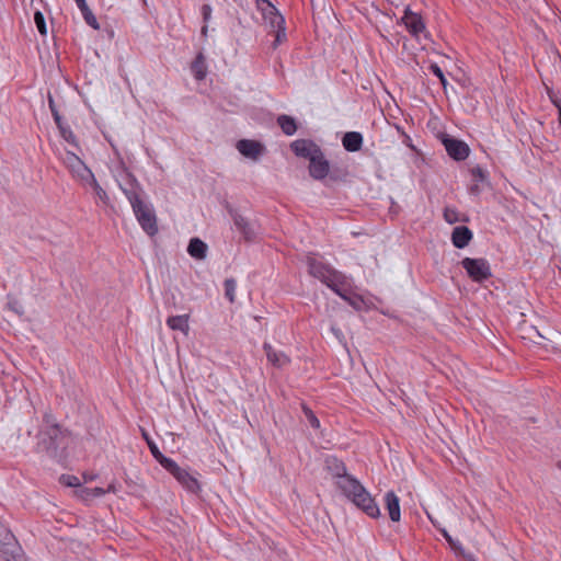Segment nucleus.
Wrapping results in <instances>:
<instances>
[{
	"instance_id": "52",
	"label": "nucleus",
	"mask_w": 561,
	"mask_h": 561,
	"mask_svg": "<svg viewBox=\"0 0 561 561\" xmlns=\"http://www.w3.org/2000/svg\"><path fill=\"white\" fill-rule=\"evenodd\" d=\"M59 481L62 485L69 488L70 486V474H61Z\"/></svg>"
},
{
	"instance_id": "50",
	"label": "nucleus",
	"mask_w": 561,
	"mask_h": 561,
	"mask_svg": "<svg viewBox=\"0 0 561 561\" xmlns=\"http://www.w3.org/2000/svg\"><path fill=\"white\" fill-rule=\"evenodd\" d=\"M91 492L93 493V499L100 497V496H103L106 494L105 489L100 488V486L92 488Z\"/></svg>"
},
{
	"instance_id": "11",
	"label": "nucleus",
	"mask_w": 561,
	"mask_h": 561,
	"mask_svg": "<svg viewBox=\"0 0 561 561\" xmlns=\"http://www.w3.org/2000/svg\"><path fill=\"white\" fill-rule=\"evenodd\" d=\"M306 264L309 275L319 279L322 284L327 282L328 275L331 276V274L335 271V268L330 264L318 261L314 257V253H308L306 257Z\"/></svg>"
},
{
	"instance_id": "40",
	"label": "nucleus",
	"mask_w": 561,
	"mask_h": 561,
	"mask_svg": "<svg viewBox=\"0 0 561 561\" xmlns=\"http://www.w3.org/2000/svg\"><path fill=\"white\" fill-rule=\"evenodd\" d=\"M124 195L126 196V198L128 199V202L130 203L131 207H134V205H137L141 202H144L141 195L144 194V190L141 188V191H138V190H125V192H123Z\"/></svg>"
},
{
	"instance_id": "23",
	"label": "nucleus",
	"mask_w": 561,
	"mask_h": 561,
	"mask_svg": "<svg viewBox=\"0 0 561 561\" xmlns=\"http://www.w3.org/2000/svg\"><path fill=\"white\" fill-rule=\"evenodd\" d=\"M190 69L197 81H202L206 78L208 68L203 51L196 54L194 60L191 62Z\"/></svg>"
},
{
	"instance_id": "10",
	"label": "nucleus",
	"mask_w": 561,
	"mask_h": 561,
	"mask_svg": "<svg viewBox=\"0 0 561 561\" xmlns=\"http://www.w3.org/2000/svg\"><path fill=\"white\" fill-rule=\"evenodd\" d=\"M351 502L371 518H379L381 516L377 502L366 488L360 491V496L354 497Z\"/></svg>"
},
{
	"instance_id": "22",
	"label": "nucleus",
	"mask_w": 561,
	"mask_h": 561,
	"mask_svg": "<svg viewBox=\"0 0 561 561\" xmlns=\"http://www.w3.org/2000/svg\"><path fill=\"white\" fill-rule=\"evenodd\" d=\"M342 146L347 152H357L362 149L364 137L359 131H346L342 136Z\"/></svg>"
},
{
	"instance_id": "5",
	"label": "nucleus",
	"mask_w": 561,
	"mask_h": 561,
	"mask_svg": "<svg viewBox=\"0 0 561 561\" xmlns=\"http://www.w3.org/2000/svg\"><path fill=\"white\" fill-rule=\"evenodd\" d=\"M438 138L451 160L461 162L469 157L471 150L466 141L447 133H440Z\"/></svg>"
},
{
	"instance_id": "37",
	"label": "nucleus",
	"mask_w": 561,
	"mask_h": 561,
	"mask_svg": "<svg viewBox=\"0 0 561 561\" xmlns=\"http://www.w3.org/2000/svg\"><path fill=\"white\" fill-rule=\"evenodd\" d=\"M301 410H302V412H304L308 423L310 424V426L312 428H314V430L320 428V421H319V419L317 417L314 412L306 403L301 404Z\"/></svg>"
},
{
	"instance_id": "33",
	"label": "nucleus",
	"mask_w": 561,
	"mask_h": 561,
	"mask_svg": "<svg viewBox=\"0 0 561 561\" xmlns=\"http://www.w3.org/2000/svg\"><path fill=\"white\" fill-rule=\"evenodd\" d=\"M343 300H345L351 307H353L356 311H362L365 307V300L364 298L353 293L352 290L347 289L346 293H343L341 296Z\"/></svg>"
},
{
	"instance_id": "28",
	"label": "nucleus",
	"mask_w": 561,
	"mask_h": 561,
	"mask_svg": "<svg viewBox=\"0 0 561 561\" xmlns=\"http://www.w3.org/2000/svg\"><path fill=\"white\" fill-rule=\"evenodd\" d=\"M188 314L171 316L167 319V325L173 331H181L185 335L190 331Z\"/></svg>"
},
{
	"instance_id": "2",
	"label": "nucleus",
	"mask_w": 561,
	"mask_h": 561,
	"mask_svg": "<svg viewBox=\"0 0 561 561\" xmlns=\"http://www.w3.org/2000/svg\"><path fill=\"white\" fill-rule=\"evenodd\" d=\"M256 9L262 13L266 23L274 33L272 48H277L286 41L285 18L279 13L278 9L270 0H255Z\"/></svg>"
},
{
	"instance_id": "35",
	"label": "nucleus",
	"mask_w": 561,
	"mask_h": 561,
	"mask_svg": "<svg viewBox=\"0 0 561 561\" xmlns=\"http://www.w3.org/2000/svg\"><path fill=\"white\" fill-rule=\"evenodd\" d=\"M444 219L453 225V224H456L458 221H463V222H468L469 221V217L468 216H465L463 218H459V213L457 211V209L455 208H449V207H446L444 209Z\"/></svg>"
},
{
	"instance_id": "29",
	"label": "nucleus",
	"mask_w": 561,
	"mask_h": 561,
	"mask_svg": "<svg viewBox=\"0 0 561 561\" xmlns=\"http://www.w3.org/2000/svg\"><path fill=\"white\" fill-rule=\"evenodd\" d=\"M124 178L122 182H118L119 188L125 192V190H138L141 191V185L139 184L137 178L133 172L128 170V168L122 163Z\"/></svg>"
},
{
	"instance_id": "55",
	"label": "nucleus",
	"mask_w": 561,
	"mask_h": 561,
	"mask_svg": "<svg viewBox=\"0 0 561 561\" xmlns=\"http://www.w3.org/2000/svg\"><path fill=\"white\" fill-rule=\"evenodd\" d=\"M106 493H115L116 492V486L114 483H111L106 489H105Z\"/></svg>"
},
{
	"instance_id": "44",
	"label": "nucleus",
	"mask_w": 561,
	"mask_h": 561,
	"mask_svg": "<svg viewBox=\"0 0 561 561\" xmlns=\"http://www.w3.org/2000/svg\"><path fill=\"white\" fill-rule=\"evenodd\" d=\"M169 473L173 470H178V463L172 458L162 456L157 460Z\"/></svg>"
},
{
	"instance_id": "9",
	"label": "nucleus",
	"mask_w": 561,
	"mask_h": 561,
	"mask_svg": "<svg viewBox=\"0 0 561 561\" xmlns=\"http://www.w3.org/2000/svg\"><path fill=\"white\" fill-rule=\"evenodd\" d=\"M330 161L325 158L322 149L317 152L310 160L308 165L309 175L317 181H325L330 173Z\"/></svg>"
},
{
	"instance_id": "36",
	"label": "nucleus",
	"mask_w": 561,
	"mask_h": 561,
	"mask_svg": "<svg viewBox=\"0 0 561 561\" xmlns=\"http://www.w3.org/2000/svg\"><path fill=\"white\" fill-rule=\"evenodd\" d=\"M224 287H225V297L231 302L233 304L234 302V299H236V296H234V293H236V287H237V283H236V279L230 277V278H226L225 282H224Z\"/></svg>"
},
{
	"instance_id": "16",
	"label": "nucleus",
	"mask_w": 561,
	"mask_h": 561,
	"mask_svg": "<svg viewBox=\"0 0 561 561\" xmlns=\"http://www.w3.org/2000/svg\"><path fill=\"white\" fill-rule=\"evenodd\" d=\"M336 486L350 501L356 496H360V491L365 489V486L352 474L344 476L342 480H336Z\"/></svg>"
},
{
	"instance_id": "3",
	"label": "nucleus",
	"mask_w": 561,
	"mask_h": 561,
	"mask_svg": "<svg viewBox=\"0 0 561 561\" xmlns=\"http://www.w3.org/2000/svg\"><path fill=\"white\" fill-rule=\"evenodd\" d=\"M468 277L474 283H484L492 277L490 263L484 257H465L460 262Z\"/></svg>"
},
{
	"instance_id": "31",
	"label": "nucleus",
	"mask_w": 561,
	"mask_h": 561,
	"mask_svg": "<svg viewBox=\"0 0 561 561\" xmlns=\"http://www.w3.org/2000/svg\"><path fill=\"white\" fill-rule=\"evenodd\" d=\"M72 489L73 495L82 500L83 502H90L93 500L92 488L83 486L79 478L72 474Z\"/></svg>"
},
{
	"instance_id": "19",
	"label": "nucleus",
	"mask_w": 561,
	"mask_h": 561,
	"mask_svg": "<svg viewBox=\"0 0 561 561\" xmlns=\"http://www.w3.org/2000/svg\"><path fill=\"white\" fill-rule=\"evenodd\" d=\"M324 285L330 288L334 294H336L339 297H341L343 295V293H346L347 288L346 285H347V280H346V276L335 270L331 276L328 275L327 277V282L324 283Z\"/></svg>"
},
{
	"instance_id": "6",
	"label": "nucleus",
	"mask_w": 561,
	"mask_h": 561,
	"mask_svg": "<svg viewBox=\"0 0 561 561\" xmlns=\"http://www.w3.org/2000/svg\"><path fill=\"white\" fill-rule=\"evenodd\" d=\"M133 211L142 230L150 237L158 233V222L154 209L150 204L144 202L134 205Z\"/></svg>"
},
{
	"instance_id": "39",
	"label": "nucleus",
	"mask_w": 561,
	"mask_h": 561,
	"mask_svg": "<svg viewBox=\"0 0 561 561\" xmlns=\"http://www.w3.org/2000/svg\"><path fill=\"white\" fill-rule=\"evenodd\" d=\"M142 437L146 440L148 448L156 460L163 456L157 444L151 439V437L145 430H142Z\"/></svg>"
},
{
	"instance_id": "17",
	"label": "nucleus",
	"mask_w": 561,
	"mask_h": 561,
	"mask_svg": "<svg viewBox=\"0 0 561 561\" xmlns=\"http://www.w3.org/2000/svg\"><path fill=\"white\" fill-rule=\"evenodd\" d=\"M472 239V230L465 225L455 227L450 234L451 243L456 249H465L470 244Z\"/></svg>"
},
{
	"instance_id": "15",
	"label": "nucleus",
	"mask_w": 561,
	"mask_h": 561,
	"mask_svg": "<svg viewBox=\"0 0 561 561\" xmlns=\"http://www.w3.org/2000/svg\"><path fill=\"white\" fill-rule=\"evenodd\" d=\"M72 160L77 161V164L72 163V175H76L84 190H89L96 179L93 172L82 162V160L72 152Z\"/></svg>"
},
{
	"instance_id": "4",
	"label": "nucleus",
	"mask_w": 561,
	"mask_h": 561,
	"mask_svg": "<svg viewBox=\"0 0 561 561\" xmlns=\"http://www.w3.org/2000/svg\"><path fill=\"white\" fill-rule=\"evenodd\" d=\"M0 558L4 561H21L22 549L12 531L0 522Z\"/></svg>"
},
{
	"instance_id": "26",
	"label": "nucleus",
	"mask_w": 561,
	"mask_h": 561,
	"mask_svg": "<svg viewBox=\"0 0 561 561\" xmlns=\"http://www.w3.org/2000/svg\"><path fill=\"white\" fill-rule=\"evenodd\" d=\"M276 123L286 136H293L298 130V122L290 115H278Z\"/></svg>"
},
{
	"instance_id": "30",
	"label": "nucleus",
	"mask_w": 561,
	"mask_h": 561,
	"mask_svg": "<svg viewBox=\"0 0 561 561\" xmlns=\"http://www.w3.org/2000/svg\"><path fill=\"white\" fill-rule=\"evenodd\" d=\"M78 8L80 9L82 16L85 21V23L92 27L93 30H100V24L98 22L96 16L92 12V10L89 8L85 0H75Z\"/></svg>"
},
{
	"instance_id": "32",
	"label": "nucleus",
	"mask_w": 561,
	"mask_h": 561,
	"mask_svg": "<svg viewBox=\"0 0 561 561\" xmlns=\"http://www.w3.org/2000/svg\"><path fill=\"white\" fill-rule=\"evenodd\" d=\"M181 485L193 494H198L201 491V484L198 480L193 477L187 470H184L181 478L178 480Z\"/></svg>"
},
{
	"instance_id": "42",
	"label": "nucleus",
	"mask_w": 561,
	"mask_h": 561,
	"mask_svg": "<svg viewBox=\"0 0 561 561\" xmlns=\"http://www.w3.org/2000/svg\"><path fill=\"white\" fill-rule=\"evenodd\" d=\"M89 190H92L94 192V194L98 196V198L104 205H108L110 204V197H108L106 191L102 188V186L99 184L98 181L95 183H93L92 186Z\"/></svg>"
},
{
	"instance_id": "27",
	"label": "nucleus",
	"mask_w": 561,
	"mask_h": 561,
	"mask_svg": "<svg viewBox=\"0 0 561 561\" xmlns=\"http://www.w3.org/2000/svg\"><path fill=\"white\" fill-rule=\"evenodd\" d=\"M263 350L267 360L275 367L279 368L290 362V359L284 353H277L268 343H264Z\"/></svg>"
},
{
	"instance_id": "41",
	"label": "nucleus",
	"mask_w": 561,
	"mask_h": 561,
	"mask_svg": "<svg viewBox=\"0 0 561 561\" xmlns=\"http://www.w3.org/2000/svg\"><path fill=\"white\" fill-rule=\"evenodd\" d=\"M428 70L435 76L438 78L442 87L444 90H446L447 88V84H448V81L442 70V68L436 64V62H432L430 66H428Z\"/></svg>"
},
{
	"instance_id": "21",
	"label": "nucleus",
	"mask_w": 561,
	"mask_h": 561,
	"mask_svg": "<svg viewBox=\"0 0 561 561\" xmlns=\"http://www.w3.org/2000/svg\"><path fill=\"white\" fill-rule=\"evenodd\" d=\"M330 173L327 175L325 185L329 186L331 183H345L348 181L351 173L347 165L337 163L330 164Z\"/></svg>"
},
{
	"instance_id": "49",
	"label": "nucleus",
	"mask_w": 561,
	"mask_h": 561,
	"mask_svg": "<svg viewBox=\"0 0 561 561\" xmlns=\"http://www.w3.org/2000/svg\"><path fill=\"white\" fill-rule=\"evenodd\" d=\"M456 556L461 558L462 561H477L474 556L472 553L466 552L465 549L462 553H457Z\"/></svg>"
},
{
	"instance_id": "25",
	"label": "nucleus",
	"mask_w": 561,
	"mask_h": 561,
	"mask_svg": "<svg viewBox=\"0 0 561 561\" xmlns=\"http://www.w3.org/2000/svg\"><path fill=\"white\" fill-rule=\"evenodd\" d=\"M325 465H327L328 471L334 478H336V480H342L344 478V476L348 474L346 471L345 463L341 459H339L334 456L328 457L325 459Z\"/></svg>"
},
{
	"instance_id": "8",
	"label": "nucleus",
	"mask_w": 561,
	"mask_h": 561,
	"mask_svg": "<svg viewBox=\"0 0 561 561\" xmlns=\"http://www.w3.org/2000/svg\"><path fill=\"white\" fill-rule=\"evenodd\" d=\"M49 108L51 111V114L54 116L55 123L58 126L59 134L62 138V141H60V147H56L57 154L59 156V159L64 162V164L68 168L69 161H70V151L67 149V144L70 142V130L67 129V127L62 123V118L59 115L56 105L54 103V100L49 98Z\"/></svg>"
},
{
	"instance_id": "18",
	"label": "nucleus",
	"mask_w": 561,
	"mask_h": 561,
	"mask_svg": "<svg viewBox=\"0 0 561 561\" xmlns=\"http://www.w3.org/2000/svg\"><path fill=\"white\" fill-rule=\"evenodd\" d=\"M385 508L388 512L389 518L393 523H399L401 519V508H400V499L394 493V491L390 490L386 492L383 496Z\"/></svg>"
},
{
	"instance_id": "1",
	"label": "nucleus",
	"mask_w": 561,
	"mask_h": 561,
	"mask_svg": "<svg viewBox=\"0 0 561 561\" xmlns=\"http://www.w3.org/2000/svg\"><path fill=\"white\" fill-rule=\"evenodd\" d=\"M37 443L38 450L46 451L50 457L56 458L61 465H67V455H64L67 448L66 436L60 431L58 424L47 425L46 430L41 431Z\"/></svg>"
},
{
	"instance_id": "56",
	"label": "nucleus",
	"mask_w": 561,
	"mask_h": 561,
	"mask_svg": "<svg viewBox=\"0 0 561 561\" xmlns=\"http://www.w3.org/2000/svg\"><path fill=\"white\" fill-rule=\"evenodd\" d=\"M556 107L558 110V122L561 125V102H559V104H557Z\"/></svg>"
},
{
	"instance_id": "13",
	"label": "nucleus",
	"mask_w": 561,
	"mask_h": 561,
	"mask_svg": "<svg viewBox=\"0 0 561 561\" xmlns=\"http://www.w3.org/2000/svg\"><path fill=\"white\" fill-rule=\"evenodd\" d=\"M289 147L296 157L307 160H310L321 149L316 141L305 138L294 140Z\"/></svg>"
},
{
	"instance_id": "43",
	"label": "nucleus",
	"mask_w": 561,
	"mask_h": 561,
	"mask_svg": "<svg viewBox=\"0 0 561 561\" xmlns=\"http://www.w3.org/2000/svg\"><path fill=\"white\" fill-rule=\"evenodd\" d=\"M68 546V540H65L61 536L59 537L58 535H53V541L49 543L51 549L67 551Z\"/></svg>"
},
{
	"instance_id": "7",
	"label": "nucleus",
	"mask_w": 561,
	"mask_h": 561,
	"mask_svg": "<svg viewBox=\"0 0 561 561\" xmlns=\"http://www.w3.org/2000/svg\"><path fill=\"white\" fill-rule=\"evenodd\" d=\"M224 208L227 210L229 216L231 217L233 225L237 230L242 234V238L245 242H254L256 239V232L254 230L253 225L249 221L248 218L243 217L237 208H234L228 201H224L221 203Z\"/></svg>"
},
{
	"instance_id": "12",
	"label": "nucleus",
	"mask_w": 561,
	"mask_h": 561,
	"mask_svg": "<svg viewBox=\"0 0 561 561\" xmlns=\"http://www.w3.org/2000/svg\"><path fill=\"white\" fill-rule=\"evenodd\" d=\"M400 22L404 24L407 31L413 37H419V35L425 31V22L422 15L413 12L410 7L404 9Z\"/></svg>"
},
{
	"instance_id": "46",
	"label": "nucleus",
	"mask_w": 561,
	"mask_h": 561,
	"mask_svg": "<svg viewBox=\"0 0 561 561\" xmlns=\"http://www.w3.org/2000/svg\"><path fill=\"white\" fill-rule=\"evenodd\" d=\"M543 85H545L546 93H547L549 100L551 101V103L554 106L557 104H559V102H561V99L558 96V93L554 92L553 88L551 85L547 84L545 81H543Z\"/></svg>"
},
{
	"instance_id": "47",
	"label": "nucleus",
	"mask_w": 561,
	"mask_h": 561,
	"mask_svg": "<svg viewBox=\"0 0 561 561\" xmlns=\"http://www.w3.org/2000/svg\"><path fill=\"white\" fill-rule=\"evenodd\" d=\"M211 7L209 4H203L202 5V9H201V12H202V16H203V22L205 24H207L211 18Z\"/></svg>"
},
{
	"instance_id": "24",
	"label": "nucleus",
	"mask_w": 561,
	"mask_h": 561,
	"mask_svg": "<svg viewBox=\"0 0 561 561\" xmlns=\"http://www.w3.org/2000/svg\"><path fill=\"white\" fill-rule=\"evenodd\" d=\"M208 245L201 238L194 237L187 245V253L195 260H204L207 256Z\"/></svg>"
},
{
	"instance_id": "34",
	"label": "nucleus",
	"mask_w": 561,
	"mask_h": 561,
	"mask_svg": "<svg viewBox=\"0 0 561 561\" xmlns=\"http://www.w3.org/2000/svg\"><path fill=\"white\" fill-rule=\"evenodd\" d=\"M472 179L477 183H483L486 184V186H491V182L489 180V172L481 168L480 165L472 167L469 170Z\"/></svg>"
},
{
	"instance_id": "48",
	"label": "nucleus",
	"mask_w": 561,
	"mask_h": 561,
	"mask_svg": "<svg viewBox=\"0 0 561 561\" xmlns=\"http://www.w3.org/2000/svg\"><path fill=\"white\" fill-rule=\"evenodd\" d=\"M468 192L472 196H479L482 192L480 185L476 182L474 184L470 185L468 188Z\"/></svg>"
},
{
	"instance_id": "20",
	"label": "nucleus",
	"mask_w": 561,
	"mask_h": 561,
	"mask_svg": "<svg viewBox=\"0 0 561 561\" xmlns=\"http://www.w3.org/2000/svg\"><path fill=\"white\" fill-rule=\"evenodd\" d=\"M324 285L330 288L334 294H336L339 297H341L343 295V293H346L347 288L346 285H347V280H346V276L335 270L331 276L328 275L327 277V282L324 283Z\"/></svg>"
},
{
	"instance_id": "53",
	"label": "nucleus",
	"mask_w": 561,
	"mask_h": 561,
	"mask_svg": "<svg viewBox=\"0 0 561 561\" xmlns=\"http://www.w3.org/2000/svg\"><path fill=\"white\" fill-rule=\"evenodd\" d=\"M184 470H185V469L181 468V467L178 465V470H173L171 474H172L176 480H179V479L181 478V474L183 473V471H184Z\"/></svg>"
},
{
	"instance_id": "38",
	"label": "nucleus",
	"mask_w": 561,
	"mask_h": 561,
	"mask_svg": "<svg viewBox=\"0 0 561 561\" xmlns=\"http://www.w3.org/2000/svg\"><path fill=\"white\" fill-rule=\"evenodd\" d=\"M439 531L446 539L455 554L463 552L462 545L458 540H455L445 528H440Z\"/></svg>"
},
{
	"instance_id": "14",
	"label": "nucleus",
	"mask_w": 561,
	"mask_h": 561,
	"mask_svg": "<svg viewBox=\"0 0 561 561\" xmlns=\"http://www.w3.org/2000/svg\"><path fill=\"white\" fill-rule=\"evenodd\" d=\"M236 147L243 157L252 160H257L266 151L265 146L254 139H240Z\"/></svg>"
},
{
	"instance_id": "54",
	"label": "nucleus",
	"mask_w": 561,
	"mask_h": 561,
	"mask_svg": "<svg viewBox=\"0 0 561 561\" xmlns=\"http://www.w3.org/2000/svg\"><path fill=\"white\" fill-rule=\"evenodd\" d=\"M207 33H208V26H207V24L204 23V25L201 28V35L203 37H207Z\"/></svg>"
},
{
	"instance_id": "51",
	"label": "nucleus",
	"mask_w": 561,
	"mask_h": 561,
	"mask_svg": "<svg viewBox=\"0 0 561 561\" xmlns=\"http://www.w3.org/2000/svg\"><path fill=\"white\" fill-rule=\"evenodd\" d=\"M98 474L93 472H83L82 478L84 482L93 481L96 479Z\"/></svg>"
},
{
	"instance_id": "45",
	"label": "nucleus",
	"mask_w": 561,
	"mask_h": 561,
	"mask_svg": "<svg viewBox=\"0 0 561 561\" xmlns=\"http://www.w3.org/2000/svg\"><path fill=\"white\" fill-rule=\"evenodd\" d=\"M34 22L36 24L38 32L41 34L45 35L47 30H46L45 19H44V15L42 14V12H39V11L35 12Z\"/></svg>"
}]
</instances>
